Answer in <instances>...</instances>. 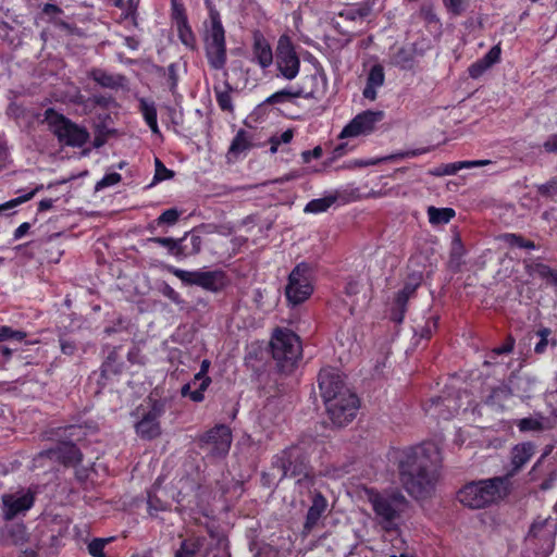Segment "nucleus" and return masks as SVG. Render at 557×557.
Returning a JSON list of instances; mask_svg holds the SVG:
<instances>
[{"mask_svg":"<svg viewBox=\"0 0 557 557\" xmlns=\"http://www.w3.org/2000/svg\"><path fill=\"white\" fill-rule=\"evenodd\" d=\"M442 454L433 442L412 447L399 461V476L405 490L414 498H425L434 491L440 478Z\"/></svg>","mask_w":557,"mask_h":557,"instance_id":"f257e3e1","label":"nucleus"},{"mask_svg":"<svg viewBox=\"0 0 557 557\" xmlns=\"http://www.w3.org/2000/svg\"><path fill=\"white\" fill-rule=\"evenodd\" d=\"M509 492L507 476H496L479 482H471L458 492L459 502L471 508L480 509L503 499Z\"/></svg>","mask_w":557,"mask_h":557,"instance_id":"f03ea898","label":"nucleus"},{"mask_svg":"<svg viewBox=\"0 0 557 557\" xmlns=\"http://www.w3.org/2000/svg\"><path fill=\"white\" fill-rule=\"evenodd\" d=\"M45 122L53 135L57 136L59 143L66 146L82 147L89 139V133L85 127L72 122L51 108L45 111Z\"/></svg>","mask_w":557,"mask_h":557,"instance_id":"7ed1b4c3","label":"nucleus"},{"mask_svg":"<svg viewBox=\"0 0 557 557\" xmlns=\"http://www.w3.org/2000/svg\"><path fill=\"white\" fill-rule=\"evenodd\" d=\"M271 349L282 371H290L302 352L299 337L289 330H277L274 333Z\"/></svg>","mask_w":557,"mask_h":557,"instance_id":"20e7f679","label":"nucleus"},{"mask_svg":"<svg viewBox=\"0 0 557 557\" xmlns=\"http://www.w3.org/2000/svg\"><path fill=\"white\" fill-rule=\"evenodd\" d=\"M313 293L312 269L308 263L297 264L288 275L285 296L293 305L306 301Z\"/></svg>","mask_w":557,"mask_h":557,"instance_id":"39448f33","label":"nucleus"},{"mask_svg":"<svg viewBox=\"0 0 557 557\" xmlns=\"http://www.w3.org/2000/svg\"><path fill=\"white\" fill-rule=\"evenodd\" d=\"M370 502L380 519V523L385 530H392L395 527V520L407 506V499L400 493H395L389 496L372 494Z\"/></svg>","mask_w":557,"mask_h":557,"instance_id":"423d86ee","label":"nucleus"},{"mask_svg":"<svg viewBox=\"0 0 557 557\" xmlns=\"http://www.w3.org/2000/svg\"><path fill=\"white\" fill-rule=\"evenodd\" d=\"M276 467L282 471L281 478L299 476L298 482L302 478H309L308 454L300 445H293L283 450L276 459Z\"/></svg>","mask_w":557,"mask_h":557,"instance_id":"0eeeda50","label":"nucleus"},{"mask_svg":"<svg viewBox=\"0 0 557 557\" xmlns=\"http://www.w3.org/2000/svg\"><path fill=\"white\" fill-rule=\"evenodd\" d=\"M232 444L231 430L220 424L209 430L199 438V447L208 455L214 458L224 457Z\"/></svg>","mask_w":557,"mask_h":557,"instance_id":"6e6552de","label":"nucleus"},{"mask_svg":"<svg viewBox=\"0 0 557 557\" xmlns=\"http://www.w3.org/2000/svg\"><path fill=\"white\" fill-rule=\"evenodd\" d=\"M325 408L332 422L337 426H343L355 419L358 398L350 391H344L334 401L325 405Z\"/></svg>","mask_w":557,"mask_h":557,"instance_id":"1a4fd4ad","label":"nucleus"},{"mask_svg":"<svg viewBox=\"0 0 557 557\" xmlns=\"http://www.w3.org/2000/svg\"><path fill=\"white\" fill-rule=\"evenodd\" d=\"M383 111L367 110L357 114L342 131L339 137H357L369 135L375 129V125L384 119Z\"/></svg>","mask_w":557,"mask_h":557,"instance_id":"9d476101","label":"nucleus"},{"mask_svg":"<svg viewBox=\"0 0 557 557\" xmlns=\"http://www.w3.org/2000/svg\"><path fill=\"white\" fill-rule=\"evenodd\" d=\"M276 64L281 74L293 79L299 72L300 61L288 37L283 36L278 40L276 52Z\"/></svg>","mask_w":557,"mask_h":557,"instance_id":"9b49d317","label":"nucleus"},{"mask_svg":"<svg viewBox=\"0 0 557 557\" xmlns=\"http://www.w3.org/2000/svg\"><path fill=\"white\" fill-rule=\"evenodd\" d=\"M3 518L12 520L18 513L27 511L34 504V495L29 491H17L3 494L1 497Z\"/></svg>","mask_w":557,"mask_h":557,"instance_id":"f8f14e48","label":"nucleus"},{"mask_svg":"<svg viewBox=\"0 0 557 557\" xmlns=\"http://www.w3.org/2000/svg\"><path fill=\"white\" fill-rule=\"evenodd\" d=\"M318 381L324 405L334 401L344 391H349L345 386L339 373L334 369L321 370Z\"/></svg>","mask_w":557,"mask_h":557,"instance_id":"ddd939ff","label":"nucleus"},{"mask_svg":"<svg viewBox=\"0 0 557 557\" xmlns=\"http://www.w3.org/2000/svg\"><path fill=\"white\" fill-rule=\"evenodd\" d=\"M459 396L437 397L430 400L425 411L433 418L449 420L459 412L461 404L458 403Z\"/></svg>","mask_w":557,"mask_h":557,"instance_id":"4468645a","label":"nucleus"},{"mask_svg":"<svg viewBox=\"0 0 557 557\" xmlns=\"http://www.w3.org/2000/svg\"><path fill=\"white\" fill-rule=\"evenodd\" d=\"M162 413V408L154 406L144 418L136 424V432L144 438H154L160 435V424L158 418Z\"/></svg>","mask_w":557,"mask_h":557,"instance_id":"2eb2a0df","label":"nucleus"},{"mask_svg":"<svg viewBox=\"0 0 557 557\" xmlns=\"http://www.w3.org/2000/svg\"><path fill=\"white\" fill-rule=\"evenodd\" d=\"M252 53L253 60H256L258 64L263 69L269 67L273 62L271 47L267 39L259 32L253 34Z\"/></svg>","mask_w":557,"mask_h":557,"instance_id":"dca6fc26","label":"nucleus"},{"mask_svg":"<svg viewBox=\"0 0 557 557\" xmlns=\"http://www.w3.org/2000/svg\"><path fill=\"white\" fill-rule=\"evenodd\" d=\"M206 47L225 46V33L219 13L211 12L210 26L206 30Z\"/></svg>","mask_w":557,"mask_h":557,"instance_id":"f3484780","label":"nucleus"},{"mask_svg":"<svg viewBox=\"0 0 557 557\" xmlns=\"http://www.w3.org/2000/svg\"><path fill=\"white\" fill-rule=\"evenodd\" d=\"M314 98L315 90L313 88L296 87L290 89H282L267 98L265 103L275 104L288 101L294 98Z\"/></svg>","mask_w":557,"mask_h":557,"instance_id":"a211bd4d","label":"nucleus"},{"mask_svg":"<svg viewBox=\"0 0 557 557\" xmlns=\"http://www.w3.org/2000/svg\"><path fill=\"white\" fill-rule=\"evenodd\" d=\"M385 81L384 69L381 64H375L370 69L367 77V85L363 89V97L371 101L376 99V89L383 86Z\"/></svg>","mask_w":557,"mask_h":557,"instance_id":"6ab92c4d","label":"nucleus"},{"mask_svg":"<svg viewBox=\"0 0 557 557\" xmlns=\"http://www.w3.org/2000/svg\"><path fill=\"white\" fill-rule=\"evenodd\" d=\"M327 500L321 493H315L312 497V504L308 509L306 522L304 529L306 532H310L313 527L318 523L322 513L326 510Z\"/></svg>","mask_w":557,"mask_h":557,"instance_id":"aec40b11","label":"nucleus"},{"mask_svg":"<svg viewBox=\"0 0 557 557\" xmlns=\"http://www.w3.org/2000/svg\"><path fill=\"white\" fill-rule=\"evenodd\" d=\"M491 160H473V161H458L448 164H442L434 170L431 171V174L434 176H443V175H454L459 170L462 169H472V168H481L491 164Z\"/></svg>","mask_w":557,"mask_h":557,"instance_id":"412c9836","label":"nucleus"},{"mask_svg":"<svg viewBox=\"0 0 557 557\" xmlns=\"http://www.w3.org/2000/svg\"><path fill=\"white\" fill-rule=\"evenodd\" d=\"M47 455L61 460L63 463H78L81 453L73 443H61L55 448L49 449Z\"/></svg>","mask_w":557,"mask_h":557,"instance_id":"4be33fe9","label":"nucleus"},{"mask_svg":"<svg viewBox=\"0 0 557 557\" xmlns=\"http://www.w3.org/2000/svg\"><path fill=\"white\" fill-rule=\"evenodd\" d=\"M517 426L521 432H543L553 428L550 420L540 413L518 420Z\"/></svg>","mask_w":557,"mask_h":557,"instance_id":"5701e85b","label":"nucleus"},{"mask_svg":"<svg viewBox=\"0 0 557 557\" xmlns=\"http://www.w3.org/2000/svg\"><path fill=\"white\" fill-rule=\"evenodd\" d=\"M534 453V446L531 443H523L513 447L511 451V461L515 470L524 466Z\"/></svg>","mask_w":557,"mask_h":557,"instance_id":"b1692460","label":"nucleus"},{"mask_svg":"<svg viewBox=\"0 0 557 557\" xmlns=\"http://www.w3.org/2000/svg\"><path fill=\"white\" fill-rule=\"evenodd\" d=\"M7 544L21 546L27 542L26 528L22 524H14L2 531Z\"/></svg>","mask_w":557,"mask_h":557,"instance_id":"393cba45","label":"nucleus"},{"mask_svg":"<svg viewBox=\"0 0 557 557\" xmlns=\"http://www.w3.org/2000/svg\"><path fill=\"white\" fill-rule=\"evenodd\" d=\"M209 64L214 70H221L226 63V46L206 47Z\"/></svg>","mask_w":557,"mask_h":557,"instance_id":"a878e982","label":"nucleus"},{"mask_svg":"<svg viewBox=\"0 0 557 557\" xmlns=\"http://www.w3.org/2000/svg\"><path fill=\"white\" fill-rule=\"evenodd\" d=\"M220 273L219 272H202L197 271L195 285L201 286L208 290H216L220 285Z\"/></svg>","mask_w":557,"mask_h":557,"instance_id":"bb28decb","label":"nucleus"},{"mask_svg":"<svg viewBox=\"0 0 557 557\" xmlns=\"http://www.w3.org/2000/svg\"><path fill=\"white\" fill-rule=\"evenodd\" d=\"M251 144L248 133L244 129H239L228 148V156L237 157L242 152L248 150Z\"/></svg>","mask_w":557,"mask_h":557,"instance_id":"cd10ccee","label":"nucleus"},{"mask_svg":"<svg viewBox=\"0 0 557 557\" xmlns=\"http://www.w3.org/2000/svg\"><path fill=\"white\" fill-rule=\"evenodd\" d=\"M429 220L432 224L441 225L448 223L455 216V210L451 208H435L428 209Z\"/></svg>","mask_w":557,"mask_h":557,"instance_id":"c85d7f7f","label":"nucleus"},{"mask_svg":"<svg viewBox=\"0 0 557 557\" xmlns=\"http://www.w3.org/2000/svg\"><path fill=\"white\" fill-rule=\"evenodd\" d=\"M140 111L153 134H160L157 123V109L153 103L145 99L140 100Z\"/></svg>","mask_w":557,"mask_h":557,"instance_id":"c756f323","label":"nucleus"},{"mask_svg":"<svg viewBox=\"0 0 557 557\" xmlns=\"http://www.w3.org/2000/svg\"><path fill=\"white\" fill-rule=\"evenodd\" d=\"M148 242H152V243H156V244L166 247L169 249V251L176 257L185 256V248L182 245H180L178 240H176L174 238L152 237V238H149Z\"/></svg>","mask_w":557,"mask_h":557,"instance_id":"7c9ffc66","label":"nucleus"},{"mask_svg":"<svg viewBox=\"0 0 557 557\" xmlns=\"http://www.w3.org/2000/svg\"><path fill=\"white\" fill-rule=\"evenodd\" d=\"M500 239L510 247H519L523 249H535L536 247L534 242L512 233L503 234Z\"/></svg>","mask_w":557,"mask_h":557,"instance_id":"2f4dec72","label":"nucleus"},{"mask_svg":"<svg viewBox=\"0 0 557 557\" xmlns=\"http://www.w3.org/2000/svg\"><path fill=\"white\" fill-rule=\"evenodd\" d=\"M210 383H211V379L209 376L200 377V375H195L193 385L196 386L198 384V386L196 387L195 391H193L189 394V398L195 403L202 401L205 398L203 392L208 388Z\"/></svg>","mask_w":557,"mask_h":557,"instance_id":"473e14b6","label":"nucleus"},{"mask_svg":"<svg viewBox=\"0 0 557 557\" xmlns=\"http://www.w3.org/2000/svg\"><path fill=\"white\" fill-rule=\"evenodd\" d=\"M336 198L333 196L313 199L307 203L305 212L308 213H320L326 211L334 202Z\"/></svg>","mask_w":557,"mask_h":557,"instance_id":"72a5a7b5","label":"nucleus"},{"mask_svg":"<svg viewBox=\"0 0 557 557\" xmlns=\"http://www.w3.org/2000/svg\"><path fill=\"white\" fill-rule=\"evenodd\" d=\"M413 62V54L411 51L400 48L392 57V64L400 69H410Z\"/></svg>","mask_w":557,"mask_h":557,"instance_id":"f704fd0d","label":"nucleus"},{"mask_svg":"<svg viewBox=\"0 0 557 557\" xmlns=\"http://www.w3.org/2000/svg\"><path fill=\"white\" fill-rule=\"evenodd\" d=\"M201 547L199 539L185 540L182 542L180 549L175 553V557H195Z\"/></svg>","mask_w":557,"mask_h":557,"instance_id":"c9c22d12","label":"nucleus"},{"mask_svg":"<svg viewBox=\"0 0 557 557\" xmlns=\"http://www.w3.org/2000/svg\"><path fill=\"white\" fill-rule=\"evenodd\" d=\"M525 270L528 274L535 275L542 278H549L552 277V274L554 270H552L548 265L540 262H525Z\"/></svg>","mask_w":557,"mask_h":557,"instance_id":"e433bc0d","label":"nucleus"},{"mask_svg":"<svg viewBox=\"0 0 557 557\" xmlns=\"http://www.w3.org/2000/svg\"><path fill=\"white\" fill-rule=\"evenodd\" d=\"M178 36L182 40V42L187 47H193L195 44V37L190 29V27L187 25V21L185 17L181 18L178 22Z\"/></svg>","mask_w":557,"mask_h":557,"instance_id":"4c0bfd02","label":"nucleus"},{"mask_svg":"<svg viewBox=\"0 0 557 557\" xmlns=\"http://www.w3.org/2000/svg\"><path fill=\"white\" fill-rule=\"evenodd\" d=\"M369 15V9L368 8H347L344 11L339 13V17H344L349 21H362Z\"/></svg>","mask_w":557,"mask_h":557,"instance_id":"58836bf2","label":"nucleus"},{"mask_svg":"<svg viewBox=\"0 0 557 557\" xmlns=\"http://www.w3.org/2000/svg\"><path fill=\"white\" fill-rule=\"evenodd\" d=\"M112 541V537L108 539H95L88 544V552L92 557H106L104 547Z\"/></svg>","mask_w":557,"mask_h":557,"instance_id":"ea45409f","label":"nucleus"},{"mask_svg":"<svg viewBox=\"0 0 557 557\" xmlns=\"http://www.w3.org/2000/svg\"><path fill=\"white\" fill-rule=\"evenodd\" d=\"M536 190L542 197L550 198L557 195V175L548 182L537 185Z\"/></svg>","mask_w":557,"mask_h":557,"instance_id":"a19ab883","label":"nucleus"},{"mask_svg":"<svg viewBox=\"0 0 557 557\" xmlns=\"http://www.w3.org/2000/svg\"><path fill=\"white\" fill-rule=\"evenodd\" d=\"M26 337V333L23 331H15L10 326L0 327V342L14 339L17 342H22Z\"/></svg>","mask_w":557,"mask_h":557,"instance_id":"79ce46f5","label":"nucleus"},{"mask_svg":"<svg viewBox=\"0 0 557 557\" xmlns=\"http://www.w3.org/2000/svg\"><path fill=\"white\" fill-rule=\"evenodd\" d=\"M552 331L548 327H542L536 332V335L540 337V342L534 347V351L536 354H543L546 350V347L549 344L548 337Z\"/></svg>","mask_w":557,"mask_h":557,"instance_id":"37998d69","label":"nucleus"},{"mask_svg":"<svg viewBox=\"0 0 557 557\" xmlns=\"http://www.w3.org/2000/svg\"><path fill=\"white\" fill-rule=\"evenodd\" d=\"M409 298L410 297L405 295L401 290L398 292L396 300H395V305H396V309L399 312L398 313L395 312L393 314V320L394 321H396V322H401L403 321V314H404L405 307H406V304H407Z\"/></svg>","mask_w":557,"mask_h":557,"instance_id":"c03bdc74","label":"nucleus"},{"mask_svg":"<svg viewBox=\"0 0 557 557\" xmlns=\"http://www.w3.org/2000/svg\"><path fill=\"white\" fill-rule=\"evenodd\" d=\"M91 77L95 82H97L99 85H101L103 87L115 86L114 78L111 75H109L100 70H94L91 72Z\"/></svg>","mask_w":557,"mask_h":557,"instance_id":"a18cd8bd","label":"nucleus"},{"mask_svg":"<svg viewBox=\"0 0 557 557\" xmlns=\"http://www.w3.org/2000/svg\"><path fill=\"white\" fill-rule=\"evenodd\" d=\"M216 101L223 111H233L232 97L228 90H216Z\"/></svg>","mask_w":557,"mask_h":557,"instance_id":"49530a36","label":"nucleus"},{"mask_svg":"<svg viewBox=\"0 0 557 557\" xmlns=\"http://www.w3.org/2000/svg\"><path fill=\"white\" fill-rule=\"evenodd\" d=\"M154 166H156L154 181L161 182V181L173 177L174 173L171 170H168L159 159L154 160Z\"/></svg>","mask_w":557,"mask_h":557,"instance_id":"de8ad7c7","label":"nucleus"},{"mask_svg":"<svg viewBox=\"0 0 557 557\" xmlns=\"http://www.w3.org/2000/svg\"><path fill=\"white\" fill-rule=\"evenodd\" d=\"M178 218L180 212L176 209H168L158 218V223L173 225L177 222Z\"/></svg>","mask_w":557,"mask_h":557,"instance_id":"09e8293b","label":"nucleus"},{"mask_svg":"<svg viewBox=\"0 0 557 557\" xmlns=\"http://www.w3.org/2000/svg\"><path fill=\"white\" fill-rule=\"evenodd\" d=\"M443 2L449 12L459 15L465 11L468 0H443Z\"/></svg>","mask_w":557,"mask_h":557,"instance_id":"8fccbe9b","label":"nucleus"},{"mask_svg":"<svg viewBox=\"0 0 557 557\" xmlns=\"http://www.w3.org/2000/svg\"><path fill=\"white\" fill-rule=\"evenodd\" d=\"M121 181V174L114 172L107 174L104 177H102L97 184H96V190H100L102 188L112 186L117 184Z\"/></svg>","mask_w":557,"mask_h":557,"instance_id":"3c124183","label":"nucleus"},{"mask_svg":"<svg viewBox=\"0 0 557 557\" xmlns=\"http://www.w3.org/2000/svg\"><path fill=\"white\" fill-rule=\"evenodd\" d=\"M37 190H38V188L32 190L30 193H28L24 196L17 197V198L12 199L3 205H0V211L11 209L13 207H16L23 202L30 200L35 196Z\"/></svg>","mask_w":557,"mask_h":557,"instance_id":"603ef678","label":"nucleus"},{"mask_svg":"<svg viewBox=\"0 0 557 557\" xmlns=\"http://www.w3.org/2000/svg\"><path fill=\"white\" fill-rule=\"evenodd\" d=\"M170 271L176 277H178L182 282H184L186 284L195 285L194 281H196V273H197V271L189 272V271H185V270H181V269H175V268H170Z\"/></svg>","mask_w":557,"mask_h":557,"instance_id":"864d4df0","label":"nucleus"},{"mask_svg":"<svg viewBox=\"0 0 557 557\" xmlns=\"http://www.w3.org/2000/svg\"><path fill=\"white\" fill-rule=\"evenodd\" d=\"M201 237L199 235L193 234L190 236V249L187 246H183L185 248V256L187 255H196L201 249Z\"/></svg>","mask_w":557,"mask_h":557,"instance_id":"5fc2aeb1","label":"nucleus"},{"mask_svg":"<svg viewBox=\"0 0 557 557\" xmlns=\"http://www.w3.org/2000/svg\"><path fill=\"white\" fill-rule=\"evenodd\" d=\"M161 293L163 296H165L166 298H169L171 301L175 302V304H181L182 300H181V297H180V294L177 292H175L170 285L168 284H164L162 286V289H161Z\"/></svg>","mask_w":557,"mask_h":557,"instance_id":"6e6d98bb","label":"nucleus"},{"mask_svg":"<svg viewBox=\"0 0 557 557\" xmlns=\"http://www.w3.org/2000/svg\"><path fill=\"white\" fill-rule=\"evenodd\" d=\"M437 317H432L431 321H428L426 325L421 330L420 336L423 338H429L437 326Z\"/></svg>","mask_w":557,"mask_h":557,"instance_id":"4d7b16f0","label":"nucleus"},{"mask_svg":"<svg viewBox=\"0 0 557 557\" xmlns=\"http://www.w3.org/2000/svg\"><path fill=\"white\" fill-rule=\"evenodd\" d=\"M543 148L548 153L557 154V134L548 136V138L543 144Z\"/></svg>","mask_w":557,"mask_h":557,"instance_id":"13d9d810","label":"nucleus"},{"mask_svg":"<svg viewBox=\"0 0 557 557\" xmlns=\"http://www.w3.org/2000/svg\"><path fill=\"white\" fill-rule=\"evenodd\" d=\"M487 69L481 62V60L476 61L469 67V74L471 77L476 78L481 76Z\"/></svg>","mask_w":557,"mask_h":557,"instance_id":"bf43d9fd","label":"nucleus"},{"mask_svg":"<svg viewBox=\"0 0 557 557\" xmlns=\"http://www.w3.org/2000/svg\"><path fill=\"white\" fill-rule=\"evenodd\" d=\"M322 156L321 147H315L313 150H307L301 153L304 162L308 163L312 158L318 159Z\"/></svg>","mask_w":557,"mask_h":557,"instance_id":"052dcab7","label":"nucleus"},{"mask_svg":"<svg viewBox=\"0 0 557 557\" xmlns=\"http://www.w3.org/2000/svg\"><path fill=\"white\" fill-rule=\"evenodd\" d=\"M485 55L495 64L500 58V48L498 46H494Z\"/></svg>","mask_w":557,"mask_h":557,"instance_id":"680f3d73","label":"nucleus"},{"mask_svg":"<svg viewBox=\"0 0 557 557\" xmlns=\"http://www.w3.org/2000/svg\"><path fill=\"white\" fill-rule=\"evenodd\" d=\"M42 11L47 15H58L62 13V10L58 5L51 3H46Z\"/></svg>","mask_w":557,"mask_h":557,"instance_id":"e2e57ef3","label":"nucleus"},{"mask_svg":"<svg viewBox=\"0 0 557 557\" xmlns=\"http://www.w3.org/2000/svg\"><path fill=\"white\" fill-rule=\"evenodd\" d=\"M61 350L65 355H73L75 351V345L67 341H61Z\"/></svg>","mask_w":557,"mask_h":557,"instance_id":"0e129e2a","label":"nucleus"},{"mask_svg":"<svg viewBox=\"0 0 557 557\" xmlns=\"http://www.w3.org/2000/svg\"><path fill=\"white\" fill-rule=\"evenodd\" d=\"M29 230V224L28 223H22L14 232V237L16 239H20L22 238Z\"/></svg>","mask_w":557,"mask_h":557,"instance_id":"69168bd1","label":"nucleus"},{"mask_svg":"<svg viewBox=\"0 0 557 557\" xmlns=\"http://www.w3.org/2000/svg\"><path fill=\"white\" fill-rule=\"evenodd\" d=\"M429 151V149L426 148H421V149H416V150H408L406 152H403L400 154L401 158H412V157H416V156H420V154H423V153H426Z\"/></svg>","mask_w":557,"mask_h":557,"instance_id":"338daca9","label":"nucleus"},{"mask_svg":"<svg viewBox=\"0 0 557 557\" xmlns=\"http://www.w3.org/2000/svg\"><path fill=\"white\" fill-rule=\"evenodd\" d=\"M421 14L430 23L437 21L436 15L433 13L431 8H422L421 9Z\"/></svg>","mask_w":557,"mask_h":557,"instance_id":"774afa93","label":"nucleus"}]
</instances>
